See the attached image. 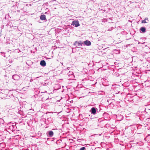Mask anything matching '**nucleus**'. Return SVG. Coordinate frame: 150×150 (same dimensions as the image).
Masks as SVG:
<instances>
[{"label":"nucleus","mask_w":150,"mask_h":150,"mask_svg":"<svg viewBox=\"0 0 150 150\" xmlns=\"http://www.w3.org/2000/svg\"><path fill=\"white\" fill-rule=\"evenodd\" d=\"M146 20L147 21H148V18H145L144 20L142 21V23H146L147 22L146 21Z\"/></svg>","instance_id":"0eeeda50"},{"label":"nucleus","mask_w":150,"mask_h":150,"mask_svg":"<svg viewBox=\"0 0 150 150\" xmlns=\"http://www.w3.org/2000/svg\"><path fill=\"white\" fill-rule=\"evenodd\" d=\"M67 132L66 134L63 133V136H64V138H66L67 137L66 134H67Z\"/></svg>","instance_id":"9d476101"},{"label":"nucleus","mask_w":150,"mask_h":150,"mask_svg":"<svg viewBox=\"0 0 150 150\" xmlns=\"http://www.w3.org/2000/svg\"><path fill=\"white\" fill-rule=\"evenodd\" d=\"M48 135L49 137H51L53 135V132H49Z\"/></svg>","instance_id":"1a4fd4ad"},{"label":"nucleus","mask_w":150,"mask_h":150,"mask_svg":"<svg viewBox=\"0 0 150 150\" xmlns=\"http://www.w3.org/2000/svg\"><path fill=\"white\" fill-rule=\"evenodd\" d=\"M74 43L75 45L78 46L81 45L82 44L81 41H76Z\"/></svg>","instance_id":"39448f33"},{"label":"nucleus","mask_w":150,"mask_h":150,"mask_svg":"<svg viewBox=\"0 0 150 150\" xmlns=\"http://www.w3.org/2000/svg\"><path fill=\"white\" fill-rule=\"evenodd\" d=\"M85 148L84 147H82L80 149V150H85Z\"/></svg>","instance_id":"9b49d317"},{"label":"nucleus","mask_w":150,"mask_h":150,"mask_svg":"<svg viewBox=\"0 0 150 150\" xmlns=\"http://www.w3.org/2000/svg\"><path fill=\"white\" fill-rule=\"evenodd\" d=\"M40 64L42 66L44 67L46 66V63L44 60H42L40 62Z\"/></svg>","instance_id":"7ed1b4c3"},{"label":"nucleus","mask_w":150,"mask_h":150,"mask_svg":"<svg viewBox=\"0 0 150 150\" xmlns=\"http://www.w3.org/2000/svg\"><path fill=\"white\" fill-rule=\"evenodd\" d=\"M84 44L87 46H90L91 45V42L88 40H86L84 42Z\"/></svg>","instance_id":"f03ea898"},{"label":"nucleus","mask_w":150,"mask_h":150,"mask_svg":"<svg viewBox=\"0 0 150 150\" xmlns=\"http://www.w3.org/2000/svg\"><path fill=\"white\" fill-rule=\"evenodd\" d=\"M40 19L42 20H46V16L45 15H41L40 17Z\"/></svg>","instance_id":"20e7f679"},{"label":"nucleus","mask_w":150,"mask_h":150,"mask_svg":"<svg viewBox=\"0 0 150 150\" xmlns=\"http://www.w3.org/2000/svg\"><path fill=\"white\" fill-rule=\"evenodd\" d=\"M91 113L93 114H95L96 113V109L94 108H93L91 109Z\"/></svg>","instance_id":"423d86ee"},{"label":"nucleus","mask_w":150,"mask_h":150,"mask_svg":"<svg viewBox=\"0 0 150 150\" xmlns=\"http://www.w3.org/2000/svg\"><path fill=\"white\" fill-rule=\"evenodd\" d=\"M140 30L143 33L145 32L146 31V29L145 28L143 27L141 28Z\"/></svg>","instance_id":"6e6552de"},{"label":"nucleus","mask_w":150,"mask_h":150,"mask_svg":"<svg viewBox=\"0 0 150 150\" xmlns=\"http://www.w3.org/2000/svg\"><path fill=\"white\" fill-rule=\"evenodd\" d=\"M72 24L73 25H74L75 26L77 27L79 25V24L78 21H73Z\"/></svg>","instance_id":"f257e3e1"}]
</instances>
